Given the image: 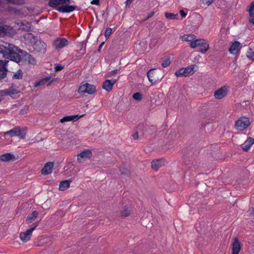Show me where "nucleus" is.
<instances>
[{"label": "nucleus", "mask_w": 254, "mask_h": 254, "mask_svg": "<svg viewBox=\"0 0 254 254\" xmlns=\"http://www.w3.org/2000/svg\"><path fill=\"white\" fill-rule=\"evenodd\" d=\"M19 49L13 44L5 43L4 45H0V54L5 60H10L18 63L21 61V54L18 53Z\"/></svg>", "instance_id": "1"}, {"label": "nucleus", "mask_w": 254, "mask_h": 254, "mask_svg": "<svg viewBox=\"0 0 254 254\" xmlns=\"http://www.w3.org/2000/svg\"><path fill=\"white\" fill-rule=\"evenodd\" d=\"M70 0H50L49 5L52 7H57V9L61 12L67 13L73 11L75 7L68 5Z\"/></svg>", "instance_id": "2"}, {"label": "nucleus", "mask_w": 254, "mask_h": 254, "mask_svg": "<svg viewBox=\"0 0 254 254\" xmlns=\"http://www.w3.org/2000/svg\"><path fill=\"white\" fill-rule=\"evenodd\" d=\"M190 47L194 49L199 48L198 50L202 54L205 53L209 49V45L203 39H195L191 43H190Z\"/></svg>", "instance_id": "3"}, {"label": "nucleus", "mask_w": 254, "mask_h": 254, "mask_svg": "<svg viewBox=\"0 0 254 254\" xmlns=\"http://www.w3.org/2000/svg\"><path fill=\"white\" fill-rule=\"evenodd\" d=\"M3 135H9L10 137L18 136L20 138H24L26 136V131L22 129L20 127H16L9 131L1 132Z\"/></svg>", "instance_id": "4"}, {"label": "nucleus", "mask_w": 254, "mask_h": 254, "mask_svg": "<svg viewBox=\"0 0 254 254\" xmlns=\"http://www.w3.org/2000/svg\"><path fill=\"white\" fill-rule=\"evenodd\" d=\"M250 125L249 118L246 117H242L235 123L236 128L240 131L244 130Z\"/></svg>", "instance_id": "5"}, {"label": "nucleus", "mask_w": 254, "mask_h": 254, "mask_svg": "<svg viewBox=\"0 0 254 254\" xmlns=\"http://www.w3.org/2000/svg\"><path fill=\"white\" fill-rule=\"evenodd\" d=\"M96 90V87L94 85L86 83L80 86L78 92L81 94H84L85 93L93 94L95 92Z\"/></svg>", "instance_id": "6"}, {"label": "nucleus", "mask_w": 254, "mask_h": 254, "mask_svg": "<svg viewBox=\"0 0 254 254\" xmlns=\"http://www.w3.org/2000/svg\"><path fill=\"white\" fill-rule=\"evenodd\" d=\"M68 40L64 38L57 37L53 42V46L56 50H60L67 46Z\"/></svg>", "instance_id": "7"}, {"label": "nucleus", "mask_w": 254, "mask_h": 254, "mask_svg": "<svg viewBox=\"0 0 254 254\" xmlns=\"http://www.w3.org/2000/svg\"><path fill=\"white\" fill-rule=\"evenodd\" d=\"M33 47L34 50L40 53H44L46 51V44L41 40L35 41Z\"/></svg>", "instance_id": "8"}, {"label": "nucleus", "mask_w": 254, "mask_h": 254, "mask_svg": "<svg viewBox=\"0 0 254 254\" xmlns=\"http://www.w3.org/2000/svg\"><path fill=\"white\" fill-rule=\"evenodd\" d=\"M193 65H190L186 68H183L176 71V76H187L190 74H193L194 72Z\"/></svg>", "instance_id": "9"}, {"label": "nucleus", "mask_w": 254, "mask_h": 254, "mask_svg": "<svg viewBox=\"0 0 254 254\" xmlns=\"http://www.w3.org/2000/svg\"><path fill=\"white\" fill-rule=\"evenodd\" d=\"M38 225V223H37L33 227L27 230L26 231L21 232L19 236L21 240L25 242L28 241L30 239L33 230L36 228Z\"/></svg>", "instance_id": "10"}, {"label": "nucleus", "mask_w": 254, "mask_h": 254, "mask_svg": "<svg viewBox=\"0 0 254 254\" xmlns=\"http://www.w3.org/2000/svg\"><path fill=\"white\" fill-rule=\"evenodd\" d=\"M227 93L228 88L227 86H224L215 91L214 96L216 99H221L227 95Z\"/></svg>", "instance_id": "11"}, {"label": "nucleus", "mask_w": 254, "mask_h": 254, "mask_svg": "<svg viewBox=\"0 0 254 254\" xmlns=\"http://www.w3.org/2000/svg\"><path fill=\"white\" fill-rule=\"evenodd\" d=\"M18 53L21 54V61H25L32 64L35 63V59L29 54L21 49L18 50Z\"/></svg>", "instance_id": "12"}, {"label": "nucleus", "mask_w": 254, "mask_h": 254, "mask_svg": "<svg viewBox=\"0 0 254 254\" xmlns=\"http://www.w3.org/2000/svg\"><path fill=\"white\" fill-rule=\"evenodd\" d=\"M92 155V152L90 150H85L81 152L77 155V161L82 162L83 161L90 158Z\"/></svg>", "instance_id": "13"}, {"label": "nucleus", "mask_w": 254, "mask_h": 254, "mask_svg": "<svg viewBox=\"0 0 254 254\" xmlns=\"http://www.w3.org/2000/svg\"><path fill=\"white\" fill-rule=\"evenodd\" d=\"M8 62L7 60H0V79L3 78L6 75V66Z\"/></svg>", "instance_id": "14"}, {"label": "nucleus", "mask_w": 254, "mask_h": 254, "mask_svg": "<svg viewBox=\"0 0 254 254\" xmlns=\"http://www.w3.org/2000/svg\"><path fill=\"white\" fill-rule=\"evenodd\" d=\"M116 81L117 79H116L106 80L103 83V88L107 91H110L112 89L113 86L115 84Z\"/></svg>", "instance_id": "15"}, {"label": "nucleus", "mask_w": 254, "mask_h": 254, "mask_svg": "<svg viewBox=\"0 0 254 254\" xmlns=\"http://www.w3.org/2000/svg\"><path fill=\"white\" fill-rule=\"evenodd\" d=\"M147 77L150 82L155 83L159 80L155 69H151L147 72Z\"/></svg>", "instance_id": "16"}, {"label": "nucleus", "mask_w": 254, "mask_h": 254, "mask_svg": "<svg viewBox=\"0 0 254 254\" xmlns=\"http://www.w3.org/2000/svg\"><path fill=\"white\" fill-rule=\"evenodd\" d=\"M254 143V138L251 137H249L245 142L242 145V148L243 150L248 151Z\"/></svg>", "instance_id": "17"}, {"label": "nucleus", "mask_w": 254, "mask_h": 254, "mask_svg": "<svg viewBox=\"0 0 254 254\" xmlns=\"http://www.w3.org/2000/svg\"><path fill=\"white\" fill-rule=\"evenodd\" d=\"M233 240L232 254H238L241 249L240 243L238 241V238L236 237L234 238Z\"/></svg>", "instance_id": "18"}, {"label": "nucleus", "mask_w": 254, "mask_h": 254, "mask_svg": "<svg viewBox=\"0 0 254 254\" xmlns=\"http://www.w3.org/2000/svg\"><path fill=\"white\" fill-rule=\"evenodd\" d=\"M53 167V163L48 162L46 163L41 170L42 174L45 175L50 174L52 172Z\"/></svg>", "instance_id": "19"}, {"label": "nucleus", "mask_w": 254, "mask_h": 254, "mask_svg": "<svg viewBox=\"0 0 254 254\" xmlns=\"http://www.w3.org/2000/svg\"><path fill=\"white\" fill-rule=\"evenodd\" d=\"M164 164V160L162 159L153 160L151 162L152 168L155 171H158Z\"/></svg>", "instance_id": "20"}, {"label": "nucleus", "mask_w": 254, "mask_h": 254, "mask_svg": "<svg viewBox=\"0 0 254 254\" xmlns=\"http://www.w3.org/2000/svg\"><path fill=\"white\" fill-rule=\"evenodd\" d=\"M241 43L238 41H235L230 46L229 51L231 54H235L241 49Z\"/></svg>", "instance_id": "21"}, {"label": "nucleus", "mask_w": 254, "mask_h": 254, "mask_svg": "<svg viewBox=\"0 0 254 254\" xmlns=\"http://www.w3.org/2000/svg\"><path fill=\"white\" fill-rule=\"evenodd\" d=\"M15 156L10 153H7L1 155L0 156V160L3 162H8L10 160H14Z\"/></svg>", "instance_id": "22"}, {"label": "nucleus", "mask_w": 254, "mask_h": 254, "mask_svg": "<svg viewBox=\"0 0 254 254\" xmlns=\"http://www.w3.org/2000/svg\"><path fill=\"white\" fill-rule=\"evenodd\" d=\"M17 90L13 88H9L5 90H1L0 93L3 96L9 95L12 96L17 93Z\"/></svg>", "instance_id": "23"}, {"label": "nucleus", "mask_w": 254, "mask_h": 254, "mask_svg": "<svg viewBox=\"0 0 254 254\" xmlns=\"http://www.w3.org/2000/svg\"><path fill=\"white\" fill-rule=\"evenodd\" d=\"M79 119V117L77 115L75 116H65L60 120L61 123H64L69 121H75Z\"/></svg>", "instance_id": "24"}, {"label": "nucleus", "mask_w": 254, "mask_h": 254, "mask_svg": "<svg viewBox=\"0 0 254 254\" xmlns=\"http://www.w3.org/2000/svg\"><path fill=\"white\" fill-rule=\"evenodd\" d=\"M71 182V180H64L60 182L59 185V190H64L67 189L69 187L70 183Z\"/></svg>", "instance_id": "25"}, {"label": "nucleus", "mask_w": 254, "mask_h": 254, "mask_svg": "<svg viewBox=\"0 0 254 254\" xmlns=\"http://www.w3.org/2000/svg\"><path fill=\"white\" fill-rule=\"evenodd\" d=\"M196 38V36L193 34L184 35L181 36L183 41H188L191 43Z\"/></svg>", "instance_id": "26"}, {"label": "nucleus", "mask_w": 254, "mask_h": 254, "mask_svg": "<svg viewBox=\"0 0 254 254\" xmlns=\"http://www.w3.org/2000/svg\"><path fill=\"white\" fill-rule=\"evenodd\" d=\"M38 215V212L37 211H33L31 214H30L26 218V222L28 223H30L32 222L37 217Z\"/></svg>", "instance_id": "27"}, {"label": "nucleus", "mask_w": 254, "mask_h": 254, "mask_svg": "<svg viewBox=\"0 0 254 254\" xmlns=\"http://www.w3.org/2000/svg\"><path fill=\"white\" fill-rule=\"evenodd\" d=\"M247 58L252 61H254V45L249 47V51L247 54Z\"/></svg>", "instance_id": "28"}, {"label": "nucleus", "mask_w": 254, "mask_h": 254, "mask_svg": "<svg viewBox=\"0 0 254 254\" xmlns=\"http://www.w3.org/2000/svg\"><path fill=\"white\" fill-rule=\"evenodd\" d=\"M23 71L21 69H18L16 72L14 73L12 78L13 79H21L23 77Z\"/></svg>", "instance_id": "29"}, {"label": "nucleus", "mask_w": 254, "mask_h": 254, "mask_svg": "<svg viewBox=\"0 0 254 254\" xmlns=\"http://www.w3.org/2000/svg\"><path fill=\"white\" fill-rule=\"evenodd\" d=\"M130 210L129 207H125L124 210L121 211V215L124 217H127L130 215Z\"/></svg>", "instance_id": "30"}, {"label": "nucleus", "mask_w": 254, "mask_h": 254, "mask_svg": "<svg viewBox=\"0 0 254 254\" xmlns=\"http://www.w3.org/2000/svg\"><path fill=\"white\" fill-rule=\"evenodd\" d=\"M50 79V78L46 77L45 78H43V79L36 82L35 83V86L37 87L40 85H44L47 83V82Z\"/></svg>", "instance_id": "31"}, {"label": "nucleus", "mask_w": 254, "mask_h": 254, "mask_svg": "<svg viewBox=\"0 0 254 254\" xmlns=\"http://www.w3.org/2000/svg\"><path fill=\"white\" fill-rule=\"evenodd\" d=\"M133 98L137 101H140L142 98V94L139 92H136L133 95Z\"/></svg>", "instance_id": "32"}, {"label": "nucleus", "mask_w": 254, "mask_h": 254, "mask_svg": "<svg viewBox=\"0 0 254 254\" xmlns=\"http://www.w3.org/2000/svg\"><path fill=\"white\" fill-rule=\"evenodd\" d=\"M170 64V60L168 58L165 59L163 61L162 63V66L164 67H166Z\"/></svg>", "instance_id": "33"}, {"label": "nucleus", "mask_w": 254, "mask_h": 254, "mask_svg": "<svg viewBox=\"0 0 254 254\" xmlns=\"http://www.w3.org/2000/svg\"><path fill=\"white\" fill-rule=\"evenodd\" d=\"M112 33V29L111 28H108L106 29L105 32V36L106 38H108Z\"/></svg>", "instance_id": "34"}, {"label": "nucleus", "mask_w": 254, "mask_h": 254, "mask_svg": "<svg viewBox=\"0 0 254 254\" xmlns=\"http://www.w3.org/2000/svg\"><path fill=\"white\" fill-rule=\"evenodd\" d=\"M165 17L167 19H175V14L173 13L166 12L165 13Z\"/></svg>", "instance_id": "35"}, {"label": "nucleus", "mask_w": 254, "mask_h": 254, "mask_svg": "<svg viewBox=\"0 0 254 254\" xmlns=\"http://www.w3.org/2000/svg\"><path fill=\"white\" fill-rule=\"evenodd\" d=\"M64 67V66L61 64H56L55 67V70L56 71H59L62 70Z\"/></svg>", "instance_id": "36"}, {"label": "nucleus", "mask_w": 254, "mask_h": 254, "mask_svg": "<svg viewBox=\"0 0 254 254\" xmlns=\"http://www.w3.org/2000/svg\"><path fill=\"white\" fill-rule=\"evenodd\" d=\"M249 21L254 25V12H251V13H249Z\"/></svg>", "instance_id": "37"}, {"label": "nucleus", "mask_w": 254, "mask_h": 254, "mask_svg": "<svg viewBox=\"0 0 254 254\" xmlns=\"http://www.w3.org/2000/svg\"><path fill=\"white\" fill-rule=\"evenodd\" d=\"M7 31L6 26H0V35L5 34Z\"/></svg>", "instance_id": "38"}, {"label": "nucleus", "mask_w": 254, "mask_h": 254, "mask_svg": "<svg viewBox=\"0 0 254 254\" xmlns=\"http://www.w3.org/2000/svg\"><path fill=\"white\" fill-rule=\"evenodd\" d=\"M254 0L251 3L250 8L249 9V13L254 12Z\"/></svg>", "instance_id": "39"}, {"label": "nucleus", "mask_w": 254, "mask_h": 254, "mask_svg": "<svg viewBox=\"0 0 254 254\" xmlns=\"http://www.w3.org/2000/svg\"><path fill=\"white\" fill-rule=\"evenodd\" d=\"M213 0H202V2L204 4L209 5L212 2Z\"/></svg>", "instance_id": "40"}, {"label": "nucleus", "mask_w": 254, "mask_h": 254, "mask_svg": "<svg viewBox=\"0 0 254 254\" xmlns=\"http://www.w3.org/2000/svg\"><path fill=\"white\" fill-rule=\"evenodd\" d=\"M248 213L249 215L250 216H254V209L253 208L249 209V210L248 211Z\"/></svg>", "instance_id": "41"}, {"label": "nucleus", "mask_w": 254, "mask_h": 254, "mask_svg": "<svg viewBox=\"0 0 254 254\" xmlns=\"http://www.w3.org/2000/svg\"><path fill=\"white\" fill-rule=\"evenodd\" d=\"M180 13L181 15L182 18L185 17L187 15V13L183 10H180Z\"/></svg>", "instance_id": "42"}, {"label": "nucleus", "mask_w": 254, "mask_h": 254, "mask_svg": "<svg viewBox=\"0 0 254 254\" xmlns=\"http://www.w3.org/2000/svg\"><path fill=\"white\" fill-rule=\"evenodd\" d=\"M91 4H95L96 5H98L100 3V0H93L91 2Z\"/></svg>", "instance_id": "43"}, {"label": "nucleus", "mask_w": 254, "mask_h": 254, "mask_svg": "<svg viewBox=\"0 0 254 254\" xmlns=\"http://www.w3.org/2000/svg\"><path fill=\"white\" fill-rule=\"evenodd\" d=\"M118 71V69H115L114 70H112L111 71V72H109L108 73V76L109 77H110L113 74H114L115 73H116Z\"/></svg>", "instance_id": "44"}, {"label": "nucleus", "mask_w": 254, "mask_h": 254, "mask_svg": "<svg viewBox=\"0 0 254 254\" xmlns=\"http://www.w3.org/2000/svg\"><path fill=\"white\" fill-rule=\"evenodd\" d=\"M120 171L122 174H127L128 173V170L127 169H125L123 170L121 168H120Z\"/></svg>", "instance_id": "45"}, {"label": "nucleus", "mask_w": 254, "mask_h": 254, "mask_svg": "<svg viewBox=\"0 0 254 254\" xmlns=\"http://www.w3.org/2000/svg\"><path fill=\"white\" fill-rule=\"evenodd\" d=\"M154 14V12L153 11L151 12L148 16L146 17V18L144 19V20H147L151 18Z\"/></svg>", "instance_id": "46"}, {"label": "nucleus", "mask_w": 254, "mask_h": 254, "mask_svg": "<svg viewBox=\"0 0 254 254\" xmlns=\"http://www.w3.org/2000/svg\"><path fill=\"white\" fill-rule=\"evenodd\" d=\"M132 2V0H127L126 1V6L129 5L131 2Z\"/></svg>", "instance_id": "47"}, {"label": "nucleus", "mask_w": 254, "mask_h": 254, "mask_svg": "<svg viewBox=\"0 0 254 254\" xmlns=\"http://www.w3.org/2000/svg\"><path fill=\"white\" fill-rule=\"evenodd\" d=\"M133 137L135 139H137L138 138V135L137 132H135L133 134Z\"/></svg>", "instance_id": "48"}, {"label": "nucleus", "mask_w": 254, "mask_h": 254, "mask_svg": "<svg viewBox=\"0 0 254 254\" xmlns=\"http://www.w3.org/2000/svg\"><path fill=\"white\" fill-rule=\"evenodd\" d=\"M104 44V42H102L100 45L99 46V48H98V51L100 52V50H101V49L102 48L103 45Z\"/></svg>", "instance_id": "49"}, {"label": "nucleus", "mask_w": 254, "mask_h": 254, "mask_svg": "<svg viewBox=\"0 0 254 254\" xmlns=\"http://www.w3.org/2000/svg\"><path fill=\"white\" fill-rule=\"evenodd\" d=\"M175 18L176 19H179L178 14H176Z\"/></svg>", "instance_id": "50"}, {"label": "nucleus", "mask_w": 254, "mask_h": 254, "mask_svg": "<svg viewBox=\"0 0 254 254\" xmlns=\"http://www.w3.org/2000/svg\"><path fill=\"white\" fill-rule=\"evenodd\" d=\"M85 47H84L83 50V52H85Z\"/></svg>", "instance_id": "51"}]
</instances>
